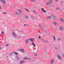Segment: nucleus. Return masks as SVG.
Masks as SVG:
<instances>
[{
	"label": "nucleus",
	"mask_w": 64,
	"mask_h": 64,
	"mask_svg": "<svg viewBox=\"0 0 64 64\" xmlns=\"http://www.w3.org/2000/svg\"><path fill=\"white\" fill-rule=\"evenodd\" d=\"M0 1H1L2 2L3 4H5L6 3V2L5 0H0Z\"/></svg>",
	"instance_id": "nucleus-1"
},
{
	"label": "nucleus",
	"mask_w": 64,
	"mask_h": 64,
	"mask_svg": "<svg viewBox=\"0 0 64 64\" xmlns=\"http://www.w3.org/2000/svg\"><path fill=\"white\" fill-rule=\"evenodd\" d=\"M29 40L31 41V42H33L34 41V39L33 38H30L28 39Z\"/></svg>",
	"instance_id": "nucleus-2"
},
{
	"label": "nucleus",
	"mask_w": 64,
	"mask_h": 64,
	"mask_svg": "<svg viewBox=\"0 0 64 64\" xmlns=\"http://www.w3.org/2000/svg\"><path fill=\"white\" fill-rule=\"evenodd\" d=\"M26 43L27 44H28L29 43V39H26V40L25 41Z\"/></svg>",
	"instance_id": "nucleus-3"
},
{
	"label": "nucleus",
	"mask_w": 64,
	"mask_h": 64,
	"mask_svg": "<svg viewBox=\"0 0 64 64\" xmlns=\"http://www.w3.org/2000/svg\"><path fill=\"white\" fill-rule=\"evenodd\" d=\"M52 17H53V19H54V20H55V19H56V16H55V15H52Z\"/></svg>",
	"instance_id": "nucleus-4"
},
{
	"label": "nucleus",
	"mask_w": 64,
	"mask_h": 64,
	"mask_svg": "<svg viewBox=\"0 0 64 64\" xmlns=\"http://www.w3.org/2000/svg\"><path fill=\"white\" fill-rule=\"evenodd\" d=\"M24 59H28L29 60H32V59L31 58H24Z\"/></svg>",
	"instance_id": "nucleus-5"
},
{
	"label": "nucleus",
	"mask_w": 64,
	"mask_h": 64,
	"mask_svg": "<svg viewBox=\"0 0 64 64\" xmlns=\"http://www.w3.org/2000/svg\"><path fill=\"white\" fill-rule=\"evenodd\" d=\"M60 21H61L62 22H64V20L63 18H60Z\"/></svg>",
	"instance_id": "nucleus-6"
},
{
	"label": "nucleus",
	"mask_w": 64,
	"mask_h": 64,
	"mask_svg": "<svg viewBox=\"0 0 64 64\" xmlns=\"http://www.w3.org/2000/svg\"><path fill=\"white\" fill-rule=\"evenodd\" d=\"M54 60L53 59H52L50 62V64H53V63H54Z\"/></svg>",
	"instance_id": "nucleus-7"
},
{
	"label": "nucleus",
	"mask_w": 64,
	"mask_h": 64,
	"mask_svg": "<svg viewBox=\"0 0 64 64\" xmlns=\"http://www.w3.org/2000/svg\"><path fill=\"white\" fill-rule=\"evenodd\" d=\"M41 10H42V11H43V12H46V11L44 10V8H42Z\"/></svg>",
	"instance_id": "nucleus-8"
},
{
	"label": "nucleus",
	"mask_w": 64,
	"mask_h": 64,
	"mask_svg": "<svg viewBox=\"0 0 64 64\" xmlns=\"http://www.w3.org/2000/svg\"><path fill=\"white\" fill-rule=\"evenodd\" d=\"M24 61L23 60H21L20 62V64H22V63H24Z\"/></svg>",
	"instance_id": "nucleus-9"
},
{
	"label": "nucleus",
	"mask_w": 64,
	"mask_h": 64,
	"mask_svg": "<svg viewBox=\"0 0 64 64\" xmlns=\"http://www.w3.org/2000/svg\"><path fill=\"white\" fill-rule=\"evenodd\" d=\"M60 30H63V28L62 27L60 26Z\"/></svg>",
	"instance_id": "nucleus-10"
},
{
	"label": "nucleus",
	"mask_w": 64,
	"mask_h": 64,
	"mask_svg": "<svg viewBox=\"0 0 64 64\" xmlns=\"http://www.w3.org/2000/svg\"><path fill=\"white\" fill-rule=\"evenodd\" d=\"M12 34L13 35V36H14V37H15L16 36V34H15V33L13 32Z\"/></svg>",
	"instance_id": "nucleus-11"
},
{
	"label": "nucleus",
	"mask_w": 64,
	"mask_h": 64,
	"mask_svg": "<svg viewBox=\"0 0 64 64\" xmlns=\"http://www.w3.org/2000/svg\"><path fill=\"white\" fill-rule=\"evenodd\" d=\"M58 58L59 59H61V56L60 55H58Z\"/></svg>",
	"instance_id": "nucleus-12"
},
{
	"label": "nucleus",
	"mask_w": 64,
	"mask_h": 64,
	"mask_svg": "<svg viewBox=\"0 0 64 64\" xmlns=\"http://www.w3.org/2000/svg\"><path fill=\"white\" fill-rule=\"evenodd\" d=\"M48 2L50 4H51V3H52V0H50Z\"/></svg>",
	"instance_id": "nucleus-13"
},
{
	"label": "nucleus",
	"mask_w": 64,
	"mask_h": 64,
	"mask_svg": "<svg viewBox=\"0 0 64 64\" xmlns=\"http://www.w3.org/2000/svg\"><path fill=\"white\" fill-rule=\"evenodd\" d=\"M15 14L16 15H18V12H16L15 13Z\"/></svg>",
	"instance_id": "nucleus-14"
},
{
	"label": "nucleus",
	"mask_w": 64,
	"mask_h": 64,
	"mask_svg": "<svg viewBox=\"0 0 64 64\" xmlns=\"http://www.w3.org/2000/svg\"><path fill=\"white\" fill-rule=\"evenodd\" d=\"M13 53L14 54H16V55H18V53H16L15 52H13Z\"/></svg>",
	"instance_id": "nucleus-15"
},
{
	"label": "nucleus",
	"mask_w": 64,
	"mask_h": 64,
	"mask_svg": "<svg viewBox=\"0 0 64 64\" xmlns=\"http://www.w3.org/2000/svg\"><path fill=\"white\" fill-rule=\"evenodd\" d=\"M20 50H21V51H22V52H24V50L23 49H22Z\"/></svg>",
	"instance_id": "nucleus-16"
},
{
	"label": "nucleus",
	"mask_w": 64,
	"mask_h": 64,
	"mask_svg": "<svg viewBox=\"0 0 64 64\" xmlns=\"http://www.w3.org/2000/svg\"><path fill=\"white\" fill-rule=\"evenodd\" d=\"M53 38H54L53 39L54 41H55V37L54 36H53Z\"/></svg>",
	"instance_id": "nucleus-17"
},
{
	"label": "nucleus",
	"mask_w": 64,
	"mask_h": 64,
	"mask_svg": "<svg viewBox=\"0 0 64 64\" xmlns=\"http://www.w3.org/2000/svg\"><path fill=\"white\" fill-rule=\"evenodd\" d=\"M54 24L55 25H56V24H57V22H54Z\"/></svg>",
	"instance_id": "nucleus-18"
},
{
	"label": "nucleus",
	"mask_w": 64,
	"mask_h": 64,
	"mask_svg": "<svg viewBox=\"0 0 64 64\" xmlns=\"http://www.w3.org/2000/svg\"><path fill=\"white\" fill-rule=\"evenodd\" d=\"M25 17L26 19H28V16H25Z\"/></svg>",
	"instance_id": "nucleus-19"
},
{
	"label": "nucleus",
	"mask_w": 64,
	"mask_h": 64,
	"mask_svg": "<svg viewBox=\"0 0 64 64\" xmlns=\"http://www.w3.org/2000/svg\"><path fill=\"white\" fill-rule=\"evenodd\" d=\"M49 4H50L49 2H47L46 3V4L47 5H49Z\"/></svg>",
	"instance_id": "nucleus-20"
},
{
	"label": "nucleus",
	"mask_w": 64,
	"mask_h": 64,
	"mask_svg": "<svg viewBox=\"0 0 64 64\" xmlns=\"http://www.w3.org/2000/svg\"><path fill=\"white\" fill-rule=\"evenodd\" d=\"M44 56L46 57H47V55L46 54H44Z\"/></svg>",
	"instance_id": "nucleus-21"
},
{
	"label": "nucleus",
	"mask_w": 64,
	"mask_h": 64,
	"mask_svg": "<svg viewBox=\"0 0 64 64\" xmlns=\"http://www.w3.org/2000/svg\"><path fill=\"white\" fill-rule=\"evenodd\" d=\"M38 26L39 27H41V26L40 24H39Z\"/></svg>",
	"instance_id": "nucleus-22"
},
{
	"label": "nucleus",
	"mask_w": 64,
	"mask_h": 64,
	"mask_svg": "<svg viewBox=\"0 0 64 64\" xmlns=\"http://www.w3.org/2000/svg\"><path fill=\"white\" fill-rule=\"evenodd\" d=\"M32 12H33V13H36V12L34 10Z\"/></svg>",
	"instance_id": "nucleus-23"
},
{
	"label": "nucleus",
	"mask_w": 64,
	"mask_h": 64,
	"mask_svg": "<svg viewBox=\"0 0 64 64\" xmlns=\"http://www.w3.org/2000/svg\"><path fill=\"white\" fill-rule=\"evenodd\" d=\"M2 34H4V32H2Z\"/></svg>",
	"instance_id": "nucleus-24"
},
{
	"label": "nucleus",
	"mask_w": 64,
	"mask_h": 64,
	"mask_svg": "<svg viewBox=\"0 0 64 64\" xmlns=\"http://www.w3.org/2000/svg\"><path fill=\"white\" fill-rule=\"evenodd\" d=\"M38 38H39V39H41V36H38Z\"/></svg>",
	"instance_id": "nucleus-25"
},
{
	"label": "nucleus",
	"mask_w": 64,
	"mask_h": 64,
	"mask_svg": "<svg viewBox=\"0 0 64 64\" xmlns=\"http://www.w3.org/2000/svg\"><path fill=\"white\" fill-rule=\"evenodd\" d=\"M37 54H34V56H37Z\"/></svg>",
	"instance_id": "nucleus-26"
},
{
	"label": "nucleus",
	"mask_w": 64,
	"mask_h": 64,
	"mask_svg": "<svg viewBox=\"0 0 64 64\" xmlns=\"http://www.w3.org/2000/svg\"><path fill=\"white\" fill-rule=\"evenodd\" d=\"M56 9H57V10H58V8H55Z\"/></svg>",
	"instance_id": "nucleus-27"
},
{
	"label": "nucleus",
	"mask_w": 64,
	"mask_h": 64,
	"mask_svg": "<svg viewBox=\"0 0 64 64\" xmlns=\"http://www.w3.org/2000/svg\"><path fill=\"white\" fill-rule=\"evenodd\" d=\"M2 13H3V14H6V12H3Z\"/></svg>",
	"instance_id": "nucleus-28"
},
{
	"label": "nucleus",
	"mask_w": 64,
	"mask_h": 64,
	"mask_svg": "<svg viewBox=\"0 0 64 64\" xmlns=\"http://www.w3.org/2000/svg\"><path fill=\"white\" fill-rule=\"evenodd\" d=\"M51 17L50 16H48V18H49V19H50Z\"/></svg>",
	"instance_id": "nucleus-29"
},
{
	"label": "nucleus",
	"mask_w": 64,
	"mask_h": 64,
	"mask_svg": "<svg viewBox=\"0 0 64 64\" xmlns=\"http://www.w3.org/2000/svg\"><path fill=\"white\" fill-rule=\"evenodd\" d=\"M62 56H63V57H64V54H62Z\"/></svg>",
	"instance_id": "nucleus-30"
},
{
	"label": "nucleus",
	"mask_w": 64,
	"mask_h": 64,
	"mask_svg": "<svg viewBox=\"0 0 64 64\" xmlns=\"http://www.w3.org/2000/svg\"><path fill=\"white\" fill-rule=\"evenodd\" d=\"M58 41L60 40V38H59L58 39Z\"/></svg>",
	"instance_id": "nucleus-31"
},
{
	"label": "nucleus",
	"mask_w": 64,
	"mask_h": 64,
	"mask_svg": "<svg viewBox=\"0 0 64 64\" xmlns=\"http://www.w3.org/2000/svg\"><path fill=\"white\" fill-rule=\"evenodd\" d=\"M25 9H26V11H28V9H26V8Z\"/></svg>",
	"instance_id": "nucleus-32"
},
{
	"label": "nucleus",
	"mask_w": 64,
	"mask_h": 64,
	"mask_svg": "<svg viewBox=\"0 0 64 64\" xmlns=\"http://www.w3.org/2000/svg\"><path fill=\"white\" fill-rule=\"evenodd\" d=\"M35 46H36L35 44H34L33 46L34 47H35Z\"/></svg>",
	"instance_id": "nucleus-33"
},
{
	"label": "nucleus",
	"mask_w": 64,
	"mask_h": 64,
	"mask_svg": "<svg viewBox=\"0 0 64 64\" xmlns=\"http://www.w3.org/2000/svg\"><path fill=\"white\" fill-rule=\"evenodd\" d=\"M8 45H9V44H7L6 45V46H8Z\"/></svg>",
	"instance_id": "nucleus-34"
},
{
	"label": "nucleus",
	"mask_w": 64,
	"mask_h": 64,
	"mask_svg": "<svg viewBox=\"0 0 64 64\" xmlns=\"http://www.w3.org/2000/svg\"><path fill=\"white\" fill-rule=\"evenodd\" d=\"M32 44H33V45H34V43H32Z\"/></svg>",
	"instance_id": "nucleus-35"
},
{
	"label": "nucleus",
	"mask_w": 64,
	"mask_h": 64,
	"mask_svg": "<svg viewBox=\"0 0 64 64\" xmlns=\"http://www.w3.org/2000/svg\"><path fill=\"white\" fill-rule=\"evenodd\" d=\"M18 10V11H20V10Z\"/></svg>",
	"instance_id": "nucleus-36"
},
{
	"label": "nucleus",
	"mask_w": 64,
	"mask_h": 64,
	"mask_svg": "<svg viewBox=\"0 0 64 64\" xmlns=\"http://www.w3.org/2000/svg\"><path fill=\"white\" fill-rule=\"evenodd\" d=\"M26 25V24H24V26H25Z\"/></svg>",
	"instance_id": "nucleus-37"
},
{
	"label": "nucleus",
	"mask_w": 64,
	"mask_h": 64,
	"mask_svg": "<svg viewBox=\"0 0 64 64\" xmlns=\"http://www.w3.org/2000/svg\"><path fill=\"white\" fill-rule=\"evenodd\" d=\"M0 9H1V6H0Z\"/></svg>",
	"instance_id": "nucleus-38"
},
{
	"label": "nucleus",
	"mask_w": 64,
	"mask_h": 64,
	"mask_svg": "<svg viewBox=\"0 0 64 64\" xmlns=\"http://www.w3.org/2000/svg\"><path fill=\"white\" fill-rule=\"evenodd\" d=\"M55 1H57L58 0H55Z\"/></svg>",
	"instance_id": "nucleus-39"
},
{
	"label": "nucleus",
	"mask_w": 64,
	"mask_h": 64,
	"mask_svg": "<svg viewBox=\"0 0 64 64\" xmlns=\"http://www.w3.org/2000/svg\"><path fill=\"white\" fill-rule=\"evenodd\" d=\"M1 48L0 47V49H1Z\"/></svg>",
	"instance_id": "nucleus-40"
},
{
	"label": "nucleus",
	"mask_w": 64,
	"mask_h": 64,
	"mask_svg": "<svg viewBox=\"0 0 64 64\" xmlns=\"http://www.w3.org/2000/svg\"><path fill=\"white\" fill-rule=\"evenodd\" d=\"M56 48H55V49H56Z\"/></svg>",
	"instance_id": "nucleus-41"
}]
</instances>
